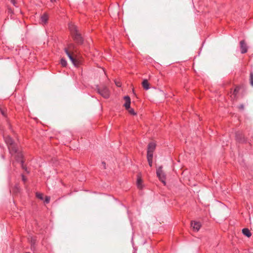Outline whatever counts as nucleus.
<instances>
[{"mask_svg":"<svg viewBox=\"0 0 253 253\" xmlns=\"http://www.w3.org/2000/svg\"><path fill=\"white\" fill-rule=\"evenodd\" d=\"M4 141L9 150V153L13 156L16 161L20 163L23 169L24 161L23 160V154L17 144L8 135L3 136Z\"/></svg>","mask_w":253,"mask_h":253,"instance_id":"nucleus-1","label":"nucleus"},{"mask_svg":"<svg viewBox=\"0 0 253 253\" xmlns=\"http://www.w3.org/2000/svg\"><path fill=\"white\" fill-rule=\"evenodd\" d=\"M69 29L74 41L79 44H82L84 41L83 38L79 33L77 26L73 23H70Z\"/></svg>","mask_w":253,"mask_h":253,"instance_id":"nucleus-2","label":"nucleus"},{"mask_svg":"<svg viewBox=\"0 0 253 253\" xmlns=\"http://www.w3.org/2000/svg\"><path fill=\"white\" fill-rule=\"evenodd\" d=\"M75 45L73 43H69L67 47L65 48L64 51L66 53V54L67 55L71 62L74 64H75L76 60V59L73 57L72 55V53L74 51H75Z\"/></svg>","mask_w":253,"mask_h":253,"instance_id":"nucleus-3","label":"nucleus"},{"mask_svg":"<svg viewBox=\"0 0 253 253\" xmlns=\"http://www.w3.org/2000/svg\"><path fill=\"white\" fill-rule=\"evenodd\" d=\"M97 92L104 98H108L110 96V91L109 89L105 86L96 87Z\"/></svg>","mask_w":253,"mask_h":253,"instance_id":"nucleus-4","label":"nucleus"},{"mask_svg":"<svg viewBox=\"0 0 253 253\" xmlns=\"http://www.w3.org/2000/svg\"><path fill=\"white\" fill-rule=\"evenodd\" d=\"M157 175L158 177L159 180L163 183L165 185L166 184V175L162 170V167H159L156 171Z\"/></svg>","mask_w":253,"mask_h":253,"instance_id":"nucleus-5","label":"nucleus"},{"mask_svg":"<svg viewBox=\"0 0 253 253\" xmlns=\"http://www.w3.org/2000/svg\"><path fill=\"white\" fill-rule=\"evenodd\" d=\"M156 146V144L153 142L149 143L147 148V156H149L150 155L153 156V152L155 150Z\"/></svg>","mask_w":253,"mask_h":253,"instance_id":"nucleus-6","label":"nucleus"},{"mask_svg":"<svg viewBox=\"0 0 253 253\" xmlns=\"http://www.w3.org/2000/svg\"><path fill=\"white\" fill-rule=\"evenodd\" d=\"M191 227L193 228V230L195 231H198L200 229L201 226V224L199 222H197L195 221H192L191 222Z\"/></svg>","mask_w":253,"mask_h":253,"instance_id":"nucleus-7","label":"nucleus"},{"mask_svg":"<svg viewBox=\"0 0 253 253\" xmlns=\"http://www.w3.org/2000/svg\"><path fill=\"white\" fill-rule=\"evenodd\" d=\"M240 48L241 49V53L242 54L245 53L248 51V47L247 44H246L245 41H241L240 42Z\"/></svg>","mask_w":253,"mask_h":253,"instance_id":"nucleus-8","label":"nucleus"},{"mask_svg":"<svg viewBox=\"0 0 253 253\" xmlns=\"http://www.w3.org/2000/svg\"><path fill=\"white\" fill-rule=\"evenodd\" d=\"M124 99L125 100L124 106L125 107L126 110H128L129 109H130V98L128 96H125L124 97Z\"/></svg>","mask_w":253,"mask_h":253,"instance_id":"nucleus-9","label":"nucleus"},{"mask_svg":"<svg viewBox=\"0 0 253 253\" xmlns=\"http://www.w3.org/2000/svg\"><path fill=\"white\" fill-rule=\"evenodd\" d=\"M236 138L239 142H243L245 141L244 137L242 133L240 132H237L236 133Z\"/></svg>","mask_w":253,"mask_h":253,"instance_id":"nucleus-10","label":"nucleus"},{"mask_svg":"<svg viewBox=\"0 0 253 253\" xmlns=\"http://www.w3.org/2000/svg\"><path fill=\"white\" fill-rule=\"evenodd\" d=\"M142 85L143 87L146 89L148 90L150 88L149 84L147 80H144L142 83Z\"/></svg>","mask_w":253,"mask_h":253,"instance_id":"nucleus-11","label":"nucleus"},{"mask_svg":"<svg viewBox=\"0 0 253 253\" xmlns=\"http://www.w3.org/2000/svg\"><path fill=\"white\" fill-rule=\"evenodd\" d=\"M41 20L42 23L45 24L48 20V15L46 13L43 14L41 17Z\"/></svg>","mask_w":253,"mask_h":253,"instance_id":"nucleus-12","label":"nucleus"},{"mask_svg":"<svg viewBox=\"0 0 253 253\" xmlns=\"http://www.w3.org/2000/svg\"><path fill=\"white\" fill-rule=\"evenodd\" d=\"M242 232L244 235L248 237H250L252 235L250 231L248 228H244L242 230Z\"/></svg>","mask_w":253,"mask_h":253,"instance_id":"nucleus-13","label":"nucleus"},{"mask_svg":"<svg viewBox=\"0 0 253 253\" xmlns=\"http://www.w3.org/2000/svg\"><path fill=\"white\" fill-rule=\"evenodd\" d=\"M36 239L35 238H32L31 240V250L33 251H35L36 249Z\"/></svg>","mask_w":253,"mask_h":253,"instance_id":"nucleus-14","label":"nucleus"},{"mask_svg":"<svg viewBox=\"0 0 253 253\" xmlns=\"http://www.w3.org/2000/svg\"><path fill=\"white\" fill-rule=\"evenodd\" d=\"M153 157V156H151L150 155L149 156H147V161H148L149 165L151 167L152 166Z\"/></svg>","mask_w":253,"mask_h":253,"instance_id":"nucleus-15","label":"nucleus"},{"mask_svg":"<svg viewBox=\"0 0 253 253\" xmlns=\"http://www.w3.org/2000/svg\"><path fill=\"white\" fill-rule=\"evenodd\" d=\"M142 181L141 178H138L137 180V185L139 189H141L142 188Z\"/></svg>","mask_w":253,"mask_h":253,"instance_id":"nucleus-16","label":"nucleus"},{"mask_svg":"<svg viewBox=\"0 0 253 253\" xmlns=\"http://www.w3.org/2000/svg\"><path fill=\"white\" fill-rule=\"evenodd\" d=\"M240 87L239 86H236L235 88V89H234V90L233 91V93H232V94L233 95H234L235 97L236 96V95L238 93V92H239V91L240 90Z\"/></svg>","mask_w":253,"mask_h":253,"instance_id":"nucleus-17","label":"nucleus"},{"mask_svg":"<svg viewBox=\"0 0 253 253\" xmlns=\"http://www.w3.org/2000/svg\"><path fill=\"white\" fill-rule=\"evenodd\" d=\"M36 195V197L38 199H39L40 200H43V194L42 193L37 192Z\"/></svg>","mask_w":253,"mask_h":253,"instance_id":"nucleus-18","label":"nucleus"},{"mask_svg":"<svg viewBox=\"0 0 253 253\" xmlns=\"http://www.w3.org/2000/svg\"><path fill=\"white\" fill-rule=\"evenodd\" d=\"M60 63L62 65V66H63V67H65L67 65V64L66 60L65 59H63V58H62L61 59Z\"/></svg>","mask_w":253,"mask_h":253,"instance_id":"nucleus-19","label":"nucleus"},{"mask_svg":"<svg viewBox=\"0 0 253 253\" xmlns=\"http://www.w3.org/2000/svg\"><path fill=\"white\" fill-rule=\"evenodd\" d=\"M250 83L252 86H253V73L250 74Z\"/></svg>","mask_w":253,"mask_h":253,"instance_id":"nucleus-20","label":"nucleus"},{"mask_svg":"<svg viewBox=\"0 0 253 253\" xmlns=\"http://www.w3.org/2000/svg\"><path fill=\"white\" fill-rule=\"evenodd\" d=\"M127 110L129 111L130 114H132L133 115H134L136 114L134 112V110L133 109H132V108H130V109H129Z\"/></svg>","mask_w":253,"mask_h":253,"instance_id":"nucleus-21","label":"nucleus"},{"mask_svg":"<svg viewBox=\"0 0 253 253\" xmlns=\"http://www.w3.org/2000/svg\"><path fill=\"white\" fill-rule=\"evenodd\" d=\"M50 197L48 196H46L45 198L44 203L46 204H48L50 201Z\"/></svg>","mask_w":253,"mask_h":253,"instance_id":"nucleus-22","label":"nucleus"},{"mask_svg":"<svg viewBox=\"0 0 253 253\" xmlns=\"http://www.w3.org/2000/svg\"><path fill=\"white\" fill-rule=\"evenodd\" d=\"M11 3L13 4V5L16 6V0H11Z\"/></svg>","mask_w":253,"mask_h":253,"instance_id":"nucleus-23","label":"nucleus"},{"mask_svg":"<svg viewBox=\"0 0 253 253\" xmlns=\"http://www.w3.org/2000/svg\"><path fill=\"white\" fill-rule=\"evenodd\" d=\"M115 84H116L117 86H121V84L119 82H115Z\"/></svg>","mask_w":253,"mask_h":253,"instance_id":"nucleus-24","label":"nucleus"},{"mask_svg":"<svg viewBox=\"0 0 253 253\" xmlns=\"http://www.w3.org/2000/svg\"><path fill=\"white\" fill-rule=\"evenodd\" d=\"M22 180L24 182L26 181V178L23 175H22Z\"/></svg>","mask_w":253,"mask_h":253,"instance_id":"nucleus-25","label":"nucleus"},{"mask_svg":"<svg viewBox=\"0 0 253 253\" xmlns=\"http://www.w3.org/2000/svg\"><path fill=\"white\" fill-rule=\"evenodd\" d=\"M1 112L2 114V115H3V116H5V114H4V111H2V110H1Z\"/></svg>","mask_w":253,"mask_h":253,"instance_id":"nucleus-26","label":"nucleus"},{"mask_svg":"<svg viewBox=\"0 0 253 253\" xmlns=\"http://www.w3.org/2000/svg\"><path fill=\"white\" fill-rule=\"evenodd\" d=\"M102 165H103L104 169H105L106 168H105V163L104 162H102Z\"/></svg>","mask_w":253,"mask_h":253,"instance_id":"nucleus-27","label":"nucleus"},{"mask_svg":"<svg viewBox=\"0 0 253 253\" xmlns=\"http://www.w3.org/2000/svg\"><path fill=\"white\" fill-rule=\"evenodd\" d=\"M56 0H50L51 2H53L56 1Z\"/></svg>","mask_w":253,"mask_h":253,"instance_id":"nucleus-28","label":"nucleus"},{"mask_svg":"<svg viewBox=\"0 0 253 253\" xmlns=\"http://www.w3.org/2000/svg\"><path fill=\"white\" fill-rule=\"evenodd\" d=\"M241 107L242 108H243V107H244L243 105H242V106H241Z\"/></svg>","mask_w":253,"mask_h":253,"instance_id":"nucleus-29","label":"nucleus"},{"mask_svg":"<svg viewBox=\"0 0 253 253\" xmlns=\"http://www.w3.org/2000/svg\"><path fill=\"white\" fill-rule=\"evenodd\" d=\"M30 253V252H26V253Z\"/></svg>","mask_w":253,"mask_h":253,"instance_id":"nucleus-30","label":"nucleus"}]
</instances>
